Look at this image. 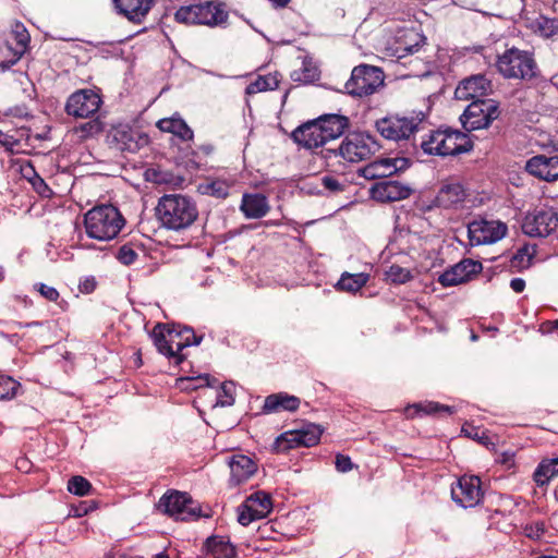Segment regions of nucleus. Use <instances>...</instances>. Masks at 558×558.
<instances>
[{"label": "nucleus", "mask_w": 558, "mask_h": 558, "mask_svg": "<svg viewBox=\"0 0 558 558\" xmlns=\"http://www.w3.org/2000/svg\"><path fill=\"white\" fill-rule=\"evenodd\" d=\"M156 215L165 229L179 232L189 229L196 221L198 209L190 196L166 194L158 201Z\"/></svg>", "instance_id": "nucleus-1"}, {"label": "nucleus", "mask_w": 558, "mask_h": 558, "mask_svg": "<svg viewBox=\"0 0 558 558\" xmlns=\"http://www.w3.org/2000/svg\"><path fill=\"white\" fill-rule=\"evenodd\" d=\"M124 225L123 216L113 205L95 206L84 215L87 236L100 242L116 239Z\"/></svg>", "instance_id": "nucleus-2"}, {"label": "nucleus", "mask_w": 558, "mask_h": 558, "mask_svg": "<svg viewBox=\"0 0 558 558\" xmlns=\"http://www.w3.org/2000/svg\"><path fill=\"white\" fill-rule=\"evenodd\" d=\"M420 146L426 155L447 157L469 153L473 143L465 133L446 128L429 131Z\"/></svg>", "instance_id": "nucleus-3"}, {"label": "nucleus", "mask_w": 558, "mask_h": 558, "mask_svg": "<svg viewBox=\"0 0 558 558\" xmlns=\"http://www.w3.org/2000/svg\"><path fill=\"white\" fill-rule=\"evenodd\" d=\"M426 119L422 111H411L407 114L388 113L376 120L375 129L385 140L399 143L410 141L423 129Z\"/></svg>", "instance_id": "nucleus-4"}, {"label": "nucleus", "mask_w": 558, "mask_h": 558, "mask_svg": "<svg viewBox=\"0 0 558 558\" xmlns=\"http://www.w3.org/2000/svg\"><path fill=\"white\" fill-rule=\"evenodd\" d=\"M496 69L505 78L529 81L536 76L537 64L532 51L510 47L497 56Z\"/></svg>", "instance_id": "nucleus-5"}, {"label": "nucleus", "mask_w": 558, "mask_h": 558, "mask_svg": "<svg viewBox=\"0 0 558 558\" xmlns=\"http://www.w3.org/2000/svg\"><path fill=\"white\" fill-rule=\"evenodd\" d=\"M156 349H187L199 345L202 333H196L193 328L181 324H157L150 333Z\"/></svg>", "instance_id": "nucleus-6"}, {"label": "nucleus", "mask_w": 558, "mask_h": 558, "mask_svg": "<svg viewBox=\"0 0 558 558\" xmlns=\"http://www.w3.org/2000/svg\"><path fill=\"white\" fill-rule=\"evenodd\" d=\"M384 84V71L363 63L352 69L350 78L344 84V92L352 97L364 98L377 93Z\"/></svg>", "instance_id": "nucleus-7"}, {"label": "nucleus", "mask_w": 558, "mask_h": 558, "mask_svg": "<svg viewBox=\"0 0 558 558\" xmlns=\"http://www.w3.org/2000/svg\"><path fill=\"white\" fill-rule=\"evenodd\" d=\"M179 23L187 25L218 26L226 22L228 14L222 4L211 1L183 5L174 14Z\"/></svg>", "instance_id": "nucleus-8"}, {"label": "nucleus", "mask_w": 558, "mask_h": 558, "mask_svg": "<svg viewBox=\"0 0 558 558\" xmlns=\"http://www.w3.org/2000/svg\"><path fill=\"white\" fill-rule=\"evenodd\" d=\"M107 141L111 147L120 151L137 153L149 143V136L129 123H117L111 125Z\"/></svg>", "instance_id": "nucleus-9"}, {"label": "nucleus", "mask_w": 558, "mask_h": 558, "mask_svg": "<svg viewBox=\"0 0 558 558\" xmlns=\"http://www.w3.org/2000/svg\"><path fill=\"white\" fill-rule=\"evenodd\" d=\"M157 509L181 521L194 520L201 515V509L192 498L186 493L178 490L163 494L157 504Z\"/></svg>", "instance_id": "nucleus-10"}, {"label": "nucleus", "mask_w": 558, "mask_h": 558, "mask_svg": "<svg viewBox=\"0 0 558 558\" xmlns=\"http://www.w3.org/2000/svg\"><path fill=\"white\" fill-rule=\"evenodd\" d=\"M380 148L374 135L366 132L349 134L339 146V155L349 162H359L369 158Z\"/></svg>", "instance_id": "nucleus-11"}, {"label": "nucleus", "mask_w": 558, "mask_h": 558, "mask_svg": "<svg viewBox=\"0 0 558 558\" xmlns=\"http://www.w3.org/2000/svg\"><path fill=\"white\" fill-rule=\"evenodd\" d=\"M498 104L493 99L472 101L463 111L460 121L468 131L487 129L499 117Z\"/></svg>", "instance_id": "nucleus-12"}, {"label": "nucleus", "mask_w": 558, "mask_h": 558, "mask_svg": "<svg viewBox=\"0 0 558 558\" xmlns=\"http://www.w3.org/2000/svg\"><path fill=\"white\" fill-rule=\"evenodd\" d=\"M508 227L500 220L474 219L468 225V238L472 246L494 244L506 236Z\"/></svg>", "instance_id": "nucleus-13"}, {"label": "nucleus", "mask_w": 558, "mask_h": 558, "mask_svg": "<svg viewBox=\"0 0 558 558\" xmlns=\"http://www.w3.org/2000/svg\"><path fill=\"white\" fill-rule=\"evenodd\" d=\"M558 228V213L551 207H541L529 213L522 222V231L531 238H545Z\"/></svg>", "instance_id": "nucleus-14"}, {"label": "nucleus", "mask_w": 558, "mask_h": 558, "mask_svg": "<svg viewBox=\"0 0 558 558\" xmlns=\"http://www.w3.org/2000/svg\"><path fill=\"white\" fill-rule=\"evenodd\" d=\"M481 478L475 475H463L451 487V497L463 508H473L483 498Z\"/></svg>", "instance_id": "nucleus-15"}, {"label": "nucleus", "mask_w": 558, "mask_h": 558, "mask_svg": "<svg viewBox=\"0 0 558 558\" xmlns=\"http://www.w3.org/2000/svg\"><path fill=\"white\" fill-rule=\"evenodd\" d=\"M272 509L271 498L265 492H257L250 497L238 509V521L246 526L255 520L266 518Z\"/></svg>", "instance_id": "nucleus-16"}, {"label": "nucleus", "mask_w": 558, "mask_h": 558, "mask_svg": "<svg viewBox=\"0 0 558 558\" xmlns=\"http://www.w3.org/2000/svg\"><path fill=\"white\" fill-rule=\"evenodd\" d=\"M101 105L100 96L92 89L74 92L65 104V111L75 118H88L95 114Z\"/></svg>", "instance_id": "nucleus-17"}, {"label": "nucleus", "mask_w": 558, "mask_h": 558, "mask_svg": "<svg viewBox=\"0 0 558 558\" xmlns=\"http://www.w3.org/2000/svg\"><path fill=\"white\" fill-rule=\"evenodd\" d=\"M482 269L483 266L480 262L463 258L439 275L438 282L445 288L459 286L470 281L474 276L480 274Z\"/></svg>", "instance_id": "nucleus-18"}, {"label": "nucleus", "mask_w": 558, "mask_h": 558, "mask_svg": "<svg viewBox=\"0 0 558 558\" xmlns=\"http://www.w3.org/2000/svg\"><path fill=\"white\" fill-rule=\"evenodd\" d=\"M493 92L492 81L483 74H475L464 78L454 90L458 100H485Z\"/></svg>", "instance_id": "nucleus-19"}, {"label": "nucleus", "mask_w": 558, "mask_h": 558, "mask_svg": "<svg viewBox=\"0 0 558 558\" xmlns=\"http://www.w3.org/2000/svg\"><path fill=\"white\" fill-rule=\"evenodd\" d=\"M525 170L539 180L555 182L558 180V155L533 156L526 161Z\"/></svg>", "instance_id": "nucleus-20"}, {"label": "nucleus", "mask_w": 558, "mask_h": 558, "mask_svg": "<svg viewBox=\"0 0 558 558\" xmlns=\"http://www.w3.org/2000/svg\"><path fill=\"white\" fill-rule=\"evenodd\" d=\"M410 193L411 189L409 186L393 180L379 181L369 190L371 197L380 203L404 199Z\"/></svg>", "instance_id": "nucleus-21"}, {"label": "nucleus", "mask_w": 558, "mask_h": 558, "mask_svg": "<svg viewBox=\"0 0 558 558\" xmlns=\"http://www.w3.org/2000/svg\"><path fill=\"white\" fill-rule=\"evenodd\" d=\"M409 165L405 158H386L375 160L361 170V174L368 180L384 179L390 177L399 170L407 168Z\"/></svg>", "instance_id": "nucleus-22"}, {"label": "nucleus", "mask_w": 558, "mask_h": 558, "mask_svg": "<svg viewBox=\"0 0 558 558\" xmlns=\"http://www.w3.org/2000/svg\"><path fill=\"white\" fill-rule=\"evenodd\" d=\"M292 140L307 149L318 148L327 143L316 120L308 121L292 132Z\"/></svg>", "instance_id": "nucleus-23"}, {"label": "nucleus", "mask_w": 558, "mask_h": 558, "mask_svg": "<svg viewBox=\"0 0 558 558\" xmlns=\"http://www.w3.org/2000/svg\"><path fill=\"white\" fill-rule=\"evenodd\" d=\"M230 483L240 485L247 482L256 472L257 463L248 456L233 454L228 460Z\"/></svg>", "instance_id": "nucleus-24"}, {"label": "nucleus", "mask_w": 558, "mask_h": 558, "mask_svg": "<svg viewBox=\"0 0 558 558\" xmlns=\"http://www.w3.org/2000/svg\"><path fill=\"white\" fill-rule=\"evenodd\" d=\"M270 210L269 201L262 193H244L242 195L240 211L246 219H260Z\"/></svg>", "instance_id": "nucleus-25"}, {"label": "nucleus", "mask_w": 558, "mask_h": 558, "mask_svg": "<svg viewBox=\"0 0 558 558\" xmlns=\"http://www.w3.org/2000/svg\"><path fill=\"white\" fill-rule=\"evenodd\" d=\"M301 404L300 398L287 392H277L265 398L263 413L295 412Z\"/></svg>", "instance_id": "nucleus-26"}, {"label": "nucleus", "mask_w": 558, "mask_h": 558, "mask_svg": "<svg viewBox=\"0 0 558 558\" xmlns=\"http://www.w3.org/2000/svg\"><path fill=\"white\" fill-rule=\"evenodd\" d=\"M121 14L133 22H141L151 9L154 0H112Z\"/></svg>", "instance_id": "nucleus-27"}, {"label": "nucleus", "mask_w": 558, "mask_h": 558, "mask_svg": "<svg viewBox=\"0 0 558 558\" xmlns=\"http://www.w3.org/2000/svg\"><path fill=\"white\" fill-rule=\"evenodd\" d=\"M327 142L341 136L349 126V120L341 114H326L316 119Z\"/></svg>", "instance_id": "nucleus-28"}, {"label": "nucleus", "mask_w": 558, "mask_h": 558, "mask_svg": "<svg viewBox=\"0 0 558 558\" xmlns=\"http://www.w3.org/2000/svg\"><path fill=\"white\" fill-rule=\"evenodd\" d=\"M156 125L160 131L172 133L182 141H191L194 136L192 129L179 113L158 120Z\"/></svg>", "instance_id": "nucleus-29"}, {"label": "nucleus", "mask_w": 558, "mask_h": 558, "mask_svg": "<svg viewBox=\"0 0 558 558\" xmlns=\"http://www.w3.org/2000/svg\"><path fill=\"white\" fill-rule=\"evenodd\" d=\"M441 412L450 415L454 412V410L450 405L440 404L435 401L413 403L404 409V415L408 418H414L415 416L422 415H433Z\"/></svg>", "instance_id": "nucleus-30"}, {"label": "nucleus", "mask_w": 558, "mask_h": 558, "mask_svg": "<svg viewBox=\"0 0 558 558\" xmlns=\"http://www.w3.org/2000/svg\"><path fill=\"white\" fill-rule=\"evenodd\" d=\"M465 191L461 183L451 182L444 184L437 194L440 206L449 208L464 201Z\"/></svg>", "instance_id": "nucleus-31"}, {"label": "nucleus", "mask_w": 558, "mask_h": 558, "mask_svg": "<svg viewBox=\"0 0 558 558\" xmlns=\"http://www.w3.org/2000/svg\"><path fill=\"white\" fill-rule=\"evenodd\" d=\"M205 547L207 554L213 558H233L235 556V548L230 543V539L225 536H210L206 539Z\"/></svg>", "instance_id": "nucleus-32"}, {"label": "nucleus", "mask_w": 558, "mask_h": 558, "mask_svg": "<svg viewBox=\"0 0 558 558\" xmlns=\"http://www.w3.org/2000/svg\"><path fill=\"white\" fill-rule=\"evenodd\" d=\"M425 36L415 32L414 29L408 31L404 34V41H399L395 49V56L398 59L405 58L410 54L417 52L425 44Z\"/></svg>", "instance_id": "nucleus-33"}, {"label": "nucleus", "mask_w": 558, "mask_h": 558, "mask_svg": "<svg viewBox=\"0 0 558 558\" xmlns=\"http://www.w3.org/2000/svg\"><path fill=\"white\" fill-rule=\"evenodd\" d=\"M369 280L366 272L350 274L343 272L336 284V289L350 293L360 291Z\"/></svg>", "instance_id": "nucleus-34"}, {"label": "nucleus", "mask_w": 558, "mask_h": 558, "mask_svg": "<svg viewBox=\"0 0 558 558\" xmlns=\"http://www.w3.org/2000/svg\"><path fill=\"white\" fill-rule=\"evenodd\" d=\"M558 476V456L543 460L534 471L533 478L538 486H544Z\"/></svg>", "instance_id": "nucleus-35"}, {"label": "nucleus", "mask_w": 558, "mask_h": 558, "mask_svg": "<svg viewBox=\"0 0 558 558\" xmlns=\"http://www.w3.org/2000/svg\"><path fill=\"white\" fill-rule=\"evenodd\" d=\"M13 41L4 40L0 43V68L5 71L14 65L24 54Z\"/></svg>", "instance_id": "nucleus-36"}, {"label": "nucleus", "mask_w": 558, "mask_h": 558, "mask_svg": "<svg viewBox=\"0 0 558 558\" xmlns=\"http://www.w3.org/2000/svg\"><path fill=\"white\" fill-rule=\"evenodd\" d=\"M533 33L543 38H553L558 34V21L544 15L537 16L530 24Z\"/></svg>", "instance_id": "nucleus-37"}, {"label": "nucleus", "mask_w": 558, "mask_h": 558, "mask_svg": "<svg viewBox=\"0 0 558 558\" xmlns=\"http://www.w3.org/2000/svg\"><path fill=\"white\" fill-rule=\"evenodd\" d=\"M295 430L298 432L301 447H313L317 445L323 434V429L316 424H306L302 428Z\"/></svg>", "instance_id": "nucleus-38"}, {"label": "nucleus", "mask_w": 558, "mask_h": 558, "mask_svg": "<svg viewBox=\"0 0 558 558\" xmlns=\"http://www.w3.org/2000/svg\"><path fill=\"white\" fill-rule=\"evenodd\" d=\"M301 442L295 429L287 430L278 436L274 442V449L277 452H287L291 449L300 448Z\"/></svg>", "instance_id": "nucleus-39"}, {"label": "nucleus", "mask_w": 558, "mask_h": 558, "mask_svg": "<svg viewBox=\"0 0 558 558\" xmlns=\"http://www.w3.org/2000/svg\"><path fill=\"white\" fill-rule=\"evenodd\" d=\"M102 130V122L99 119H94L75 126L73 132L80 141H86L98 135Z\"/></svg>", "instance_id": "nucleus-40"}, {"label": "nucleus", "mask_w": 558, "mask_h": 558, "mask_svg": "<svg viewBox=\"0 0 558 558\" xmlns=\"http://www.w3.org/2000/svg\"><path fill=\"white\" fill-rule=\"evenodd\" d=\"M279 85V80L277 75H266V76H258L254 82L250 83L246 86V94H256L262 93L266 90H272L277 88Z\"/></svg>", "instance_id": "nucleus-41"}, {"label": "nucleus", "mask_w": 558, "mask_h": 558, "mask_svg": "<svg viewBox=\"0 0 558 558\" xmlns=\"http://www.w3.org/2000/svg\"><path fill=\"white\" fill-rule=\"evenodd\" d=\"M23 133L14 131L5 133L0 130V145L10 154H19L21 151Z\"/></svg>", "instance_id": "nucleus-42"}, {"label": "nucleus", "mask_w": 558, "mask_h": 558, "mask_svg": "<svg viewBox=\"0 0 558 558\" xmlns=\"http://www.w3.org/2000/svg\"><path fill=\"white\" fill-rule=\"evenodd\" d=\"M178 387L181 390H195L202 387L211 386L209 376L207 374H198L196 376L181 377L177 380Z\"/></svg>", "instance_id": "nucleus-43"}, {"label": "nucleus", "mask_w": 558, "mask_h": 558, "mask_svg": "<svg viewBox=\"0 0 558 558\" xmlns=\"http://www.w3.org/2000/svg\"><path fill=\"white\" fill-rule=\"evenodd\" d=\"M9 41H13L20 50L26 51L29 43V34L26 27L22 23H15L7 38Z\"/></svg>", "instance_id": "nucleus-44"}, {"label": "nucleus", "mask_w": 558, "mask_h": 558, "mask_svg": "<svg viewBox=\"0 0 558 558\" xmlns=\"http://www.w3.org/2000/svg\"><path fill=\"white\" fill-rule=\"evenodd\" d=\"M386 279L398 284H403L412 280L413 276L410 269L399 265H391L385 272Z\"/></svg>", "instance_id": "nucleus-45"}, {"label": "nucleus", "mask_w": 558, "mask_h": 558, "mask_svg": "<svg viewBox=\"0 0 558 558\" xmlns=\"http://www.w3.org/2000/svg\"><path fill=\"white\" fill-rule=\"evenodd\" d=\"M235 385L232 381H226L220 386L217 392L216 405L230 407L234 403Z\"/></svg>", "instance_id": "nucleus-46"}, {"label": "nucleus", "mask_w": 558, "mask_h": 558, "mask_svg": "<svg viewBox=\"0 0 558 558\" xmlns=\"http://www.w3.org/2000/svg\"><path fill=\"white\" fill-rule=\"evenodd\" d=\"M21 385L7 375H0V400H9L17 395Z\"/></svg>", "instance_id": "nucleus-47"}, {"label": "nucleus", "mask_w": 558, "mask_h": 558, "mask_svg": "<svg viewBox=\"0 0 558 558\" xmlns=\"http://www.w3.org/2000/svg\"><path fill=\"white\" fill-rule=\"evenodd\" d=\"M92 489V484L88 480L81 475L72 476L68 481V490L76 496H86Z\"/></svg>", "instance_id": "nucleus-48"}, {"label": "nucleus", "mask_w": 558, "mask_h": 558, "mask_svg": "<svg viewBox=\"0 0 558 558\" xmlns=\"http://www.w3.org/2000/svg\"><path fill=\"white\" fill-rule=\"evenodd\" d=\"M319 74L316 68H308L304 65L300 70H295L291 74V78L294 82L302 83V84H308L318 78Z\"/></svg>", "instance_id": "nucleus-49"}, {"label": "nucleus", "mask_w": 558, "mask_h": 558, "mask_svg": "<svg viewBox=\"0 0 558 558\" xmlns=\"http://www.w3.org/2000/svg\"><path fill=\"white\" fill-rule=\"evenodd\" d=\"M28 169L32 172V177H29V182L33 185L34 190L43 197H50L52 195V191L45 182V180L35 172L33 167H29Z\"/></svg>", "instance_id": "nucleus-50"}, {"label": "nucleus", "mask_w": 558, "mask_h": 558, "mask_svg": "<svg viewBox=\"0 0 558 558\" xmlns=\"http://www.w3.org/2000/svg\"><path fill=\"white\" fill-rule=\"evenodd\" d=\"M117 258L121 264L128 266L135 262L137 258V253L132 247L123 245L120 247Z\"/></svg>", "instance_id": "nucleus-51"}, {"label": "nucleus", "mask_w": 558, "mask_h": 558, "mask_svg": "<svg viewBox=\"0 0 558 558\" xmlns=\"http://www.w3.org/2000/svg\"><path fill=\"white\" fill-rule=\"evenodd\" d=\"M545 532V524L543 522H534L524 527V533L529 538L539 539Z\"/></svg>", "instance_id": "nucleus-52"}, {"label": "nucleus", "mask_w": 558, "mask_h": 558, "mask_svg": "<svg viewBox=\"0 0 558 558\" xmlns=\"http://www.w3.org/2000/svg\"><path fill=\"white\" fill-rule=\"evenodd\" d=\"M35 288L41 296L50 302H54L59 299V292L53 287L47 286L45 283H36Z\"/></svg>", "instance_id": "nucleus-53"}, {"label": "nucleus", "mask_w": 558, "mask_h": 558, "mask_svg": "<svg viewBox=\"0 0 558 558\" xmlns=\"http://www.w3.org/2000/svg\"><path fill=\"white\" fill-rule=\"evenodd\" d=\"M208 193L218 198H225L229 195V186L223 182L216 181L208 185Z\"/></svg>", "instance_id": "nucleus-54"}, {"label": "nucleus", "mask_w": 558, "mask_h": 558, "mask_svg": "<svg viewBox=\"0 0 558 558\" xmlns=\"http://www.w3.org/2000/svg\"><path fill=\"white\" fill-rule=\"evenodd\" d=\"M335 464H336V469L342 473L349 472L353 468V463H352L350 457L341 454V453H338L336 456Z\"/></svg>", "instance_id": "nucleus-55"}, {"label": "nucleus", "mask_w": 558, "mask_h": 558, "mask_svg": "<svg viewBox=\"0 0 558 558\" xmlns=\"http://www.w3.org/2000/svg\"><path fill=\"white\" fill-rule=\"evenodd\" d=\"M320 181L322 185L330 192H339L342 190V184L332 175H324Z\"/></svg>", "instance_id": "nucleus-56"}, {"label": "nucleus", "mask_w": 558, "mask_h": 558, "mask_svg": "<svg viewBox=\"0 0 558 558\" xmlns=\"http://www.w3.org/2000/svg\"><path fill=\"white\" fill-rule=\"evenodd\" d=\"M161 353H165L169 362H173L174 364L179 365L184 361V355L181 354L182 351H160Z\"/></svg>", "instance_id": "nucleus-57"}, {"label": "nucleus", "mask_w": 558, "mask_h": 558, "mask_svg": "<svg viewBox=\"0 0 558 558\" xmlns=\"http://www.w3.org/2000/svg\"><path fill=\"white\" fill-rule=\"evenodd\" d=\"M510 288L514 292L521 293L525 288V281L522 278H513L510 281Z\"/></svg>", "instance_id": "nucleus-58"}, {"label": "nucleus", "mask_w": 558, "mask_h": 558, "mask_svg": "<svg viewBox=\"0 0 558 558\" xmlns=\"http://www.w3.org/2000/svg\"><path fill=\"white\" fill-rule=\"evenodd\" d=\"M143 365L142 354L141 351H134L131 361H130V367L132 368H140Z\"/></svg>", "instance_id": "nucleus-59"}, {"label": "nucleus", "mask_w": 558, "mask_h": 558, "mask_svg": "<svg viewBox=\"0 0 558 558\" xmlns=\"http://www.w3.org/2000/svg\"><path fill=\"white\" fill-rule=\"evenodd\" d=\"M500 462L506 465L507 469H510L514 465V456L510 452L502 453V458Z\"/></svg>", "instance_id": "nucleus-60"}, {"label": "nucleus", "mask_w": 558, "mask_h": 558, "mask_svg": "<svg viewBox=\"0 0 558 558\" xmlns=\"http://www.w3.org/2000/svg\"><path fill=\"white\" fill-rule=\"evenodd\" d=\"M462 432L465 433V435L470 438H473V439H481V436H480V429H476L472 426L470 427H466V426H463L462 427Z\"/></svg>", "instance_id": "nucleus-61"}, {"label": "nucleus", "mask_w": 558, "mask_h": 558, "mask_svg": "<svg viewBox=\"0 0 558 558\" xmlns=\"http://www.w3.org/2000/svg\"><path fill=\"white\" fill-rule=\"evenodd\" d=\"M542 330L544 332H554V331H558V324H557V319L556 320H550V322H546L542 325Z\"/></svg>", "instance_id": "nucleus-62"}, {"label": "nucleus", "mask_w": 558, "mask_h": 558, "mask_svg": "<svg viewBox=\"0 0 558 558\" xmlns=\"http://www.w3.org/2000/svg\"><path fill=\"white\" fill-rule=\"evenodd\" d=\"M96 282L92 279H86L83 283L82 291L92 292L95 289Z\"/></svg>", "instance_id": "nucleus-63"}, {"label": "nucleus", "mask_w": 558, "mask_h": 558, "mask_svg": "<svg viewBox=\"0 0 558 558\" xmlns=\"http://www.w3.org/2000/svg\"><path fill=\"white\" fill-rule=\"evenodd\" d=\"M275 8H286L291 0H268Z\"/></svg>", "instance_id": "nucleus-64"}]
</instances>
